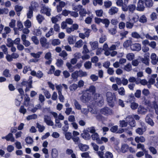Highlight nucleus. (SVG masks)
Masks as SVG:
<instances>
[{
    "mask_svg": "<svg viewBox=\"0 0 158 158\" xmlns=\"http://www.w3.org/2000/svg\"><path fill=\"white\" fill-rule=\"evenodd\" d=\"M96 89H85V92L83 93L81 97V99L83 103L88 102L93 100Z\"/></svg>",
    "mask_w": 158,
    "mask_h": 158,
    "instance_id": "1",
    "label": "nucleus"
},
{
    "mask_svg": "<svg viewBox=\"0 0 158 158\" xmlns=\"http://www.w3.org/2000/svg\"><path fill=\"white\" fill-rule=\"evenodd\" d=\"M134 118L136 120H139L140 117L137 115H128L126 118V121L128 122L129 124L132 127H135L136 125L135 122Z\"/></svg>",
    "mask_w": 158,
    "mask_h": 158,
    "instance_id": "2",
    "label": "nucleus"
},
{
    "mask_svg": "<svg viewBox=\"0 0 158 158\" xmlns=\"http://www.w3.org/2000/svg\"><path fill=\"white\" fill-rule=\"evenodd\" d=\"M93 100H94L97 105L99 106H101L104 104V100L101 94L95 93L94 95Z\"/></svg>",
    "mask_w": 158,
    "mask_h": 158,
    "instance_id": "3",
    "label": "nucleus"
},
{
    "mask_svg": "<svg viewBox=\"0 0 158 158\" xmlns=\"http://www.w3.org/2000/svg\"><path fill=\"white\" fill-rule=\"evenodd\" d=\"M103 51L104 52V54L106 56L109 55V48L108 45L107 43H105L102 49H98L96 52V55H99L101 54V52Z\"/></svg>",
    "mask_w": 158,
    "mask_h": 158,
    "instance_id": "4",
    "label": "nucleus"
},
{
    "mask_svg": "<svg viewBox=\"0 0 158 158\" xmlns=\"http://www.w3.org/2000/svg\"><path fill=\"white\" fill-rule=\"evenodd\" d=\"M157 77L156 74H153L148 77V87L150 88L151 87V85L153 84L155 82V78Z\"/></svg>",
    "mask_w": 158,
    "mask_h": 158,
    "instance_id": "5",
    "label": "nucleus"
},
{
    "mask_svg": "<svg viewBox=\"0 0 158 158\" xmlns=\"http://www.w3.org/2000/svg\"><path fill=\"white\" fill-rule=\"evenodd\" d=\"M95 20L96 23L99 24L100 23L102 22L103 24H105L106 27H108L109 26V20L108 19H102L98 18H95Z\"/></svg>",
    "mask_w": 158,
    "mask_h": 158,
    "instance_id": "6",
    "label": "nucleus"
},
{
    "mask_svg": "<svg viewBox=\"0 0 158 158\" xmlns=\"http://www.w3.org/2000/svg\"><path fill=\"white\" fill-rule=\"evenodd\" d=\"M144 1L142 0H139L137 3V6L136 10L139 11H142L144 10L145 8L144 5Z\"/></svg>",
    "mask_w": 158,
    "mask_h": 158,
    "instance_id": "7",
    "label": "nucleus"
},
{
    "mask_svg": "<svg viewBox=\"0 0 158 158\" xmlns=\"http://www.w3.org/2000/svg\"><path fill=\"white\" fill-rule=\"evenodd\" d=\"M44 121L47 124L48 126H52L54 123L51 120L50 117L48 115H45L44 116Z\"/></svg>",
    "mask_w": 158,
    "mask_h": 158,
    "instance_id": "8",
    "label": "nucleus"
},
{
    "mask_svg": "<svg viewBox=\"0 0 158 158\" xmlns=\"http://www.w3.org/2000/svg\"><path fill=\"white\" fill-rule=\"evenodd\" d=\"M87 14V12L84 8H81L79 11V14L80 15V18L79 19L80 20H82L84 19L83 17L86 16Z\"/></svg>",
    "mask_w": 158,
    "mask_h": 158,
    "instance_id": "9",
    "label": "nucleus"
},
{
    "mask_svg": "<svg viewBox=\"0 0 158 158\" xmlns=\"http://www.w3.org/2000/svg\"><path fill=\"white\" fill-rule=\"evenodd\" d=\"M81 135L85 139L89 140L91 138V136L89 133V131L88 130H84L83 133H81Z\"/></svg>",
    "mask_w": 158,
    "mask_h": 158,
    "instance_id": "10",
    "label": "nucleus"
},
{
    "mask_svg": "<svg viewBox=\"0 0 158 158\" xmlns=\"http://www.w3.org/2000/svg\"><path fill=\"white\" fill-rule=\"evenodd\" d=\"M130 48L131 50L133 51H138L141 49V46L140 44L137 43L132 44Z\"/></svg>",
    "mask_w": 158,
    "mask_h": 158,
    "instance_id": "11",
    "label": "nucleus"
},
{
    "mask_svg": "<svg viewBox=\"0 0 158 158\" xmlns=\"http://www.w3.org/2000/svg\"><path fill=\"white\" fill-rule=\"evenodd\" d=\"M51 9L48 7H43L40 10V13L46 14L47 15L49 16L51 15L50 11Z\"/></svg>",
    "mask_w": 158,
    "mask_h": 158,
    "instance_id": "12",
    "label": "nucleus"
},
{
    "mask_svg": "<svg viewBox=\"0 0 158 158\" xmlns=\"http://www.w3.org/2000/svg\"><path fill=\"white\" fill-rule=\"evenodd\" d=\"M78 147L80 150L82 152H85L87 151L89 148L88 145L84 144L82 143H80Z\"/></svg>",
    "mask_w": 158,
    "mask_h": 158,
    "instance_id": "13",
    "label": "nucleus"
},
{
    "mask_svg": "<svg viewBox=\"0 0 158 158\" xmlns=\"http://www.w3.org/2000/svg\"><path fill=\"white\" fill-rule=\"evenodd\" d=\"M152 116V114H148L146 117L145 120L146 123H147L148 124L152 126L154 125V123L152 119L150 118V117H151Z\"/></svg>",
    "mask_w": 158,
    "mask_h": 158,
    "instance_id": "14",
    "label": "nucleus"
},
{
    "mask_svg": "<svg viewBox=\"0 0 158 158\" xmlns=\"http://www.w3.org/2000/svg\"><path fill=\"white\" fill-rule=\"evenodd\" d=\"M40 44L42 47L45 48H48V44L47 43L46 39L44 37H41L40 40Z\"/></svg>",
    "mask_w": 158,
    "mask_h": 158,
    "instance_id": "15",
    "label": "nucleus"
},
{
    "mask_svg": "<svg viewBox=\"0 0 158 158\" xmlns=\"http://www.w3.org/2000/svg\"><path fill=\"white\" fill-rule=\"evenodd\" d=\"M51 54L50 52H47L45 55L44 58L45 59L48 60L45 62L46 64H49L52 62Z\"/></svg>",
    "mask_w": 158,
    "mask_h": 158,
    "instance_id": "16",
    "label": "nucleus"
},
{
    "mask_svg": "<svg viewBox=\"0 0 158 158\" xmlns=\"http://www.w3.org/2000/svg\"><path fill=\"white\" fill-rule=\"evenodd\" d=\"M32 82V81L30 79L27 81H23L22 82L21 84L22 85H26L27 86L26 89H27V88H32L31 85Z\"/></svg>",
    "mask_w": 158,
    "mask_h": 158,
    "instance_id": "17",
    "label": "nucleus"
},
{
    "mask_svg": "<svg viewBox=\"0 0 158 158\" xmlns=\"http://www.w3.org/2000/svg\"><path fill=\"white\" fill-rule=\"evenodd\" d=\"M110 95L112 96V97H109V106L113 107L115 102V98H113V96L112 95V93L109 92V96Z\"/></svg>",
    "mask_w": 158,
    "mask_h": 158,
    "instance_id": "18",
    "label": "nucleus"
},
{
    "mask_svg": "<svg viewBox=\"0 0 158 158\" xmlns=\"http://www.w3.org/2000/svg\"><path fill=\"white\" fill-rule=\"evenodd\" d=\"M157 56L156 54L152 53L151 56V62L153 64L155 65L157 64Z\"/></svg>",
    "mask_w": 158,
    "mask_h": 158,
    "instance_id": "19",
    "label": "nucleus"
},
{
    "mask_svg": "<svg viewBox=\"0 0 158 158\" xmlns=\"http://www.w3.org/2000/svg\"><path fill=\"white\" fill-rule=\"evenodd\" d=\"M138 112L139 114H145L147 112V110L142 106H139L138 109Z\"/></svg>",
    "mask_w": 158,
    "mask_h": 158,
    "instance_id": "20",
    "label": "nucleus"
},
{
    "mask_svg": "<svg viewBox=\"0 0 158 158\" xmlns=\"http://www.w3.org/2000/svg\"><path fill=\"white\" fill-rule=\"evenodd\" d=\"M6 136V141H10L12 142H14L15 141V138L13 136V134L12 133H9Z\"/></svg>",
    "mask_w": 158,
    "mask_h": 158,
    "instance_id": "21",
    "label": "nucleus"
},
{
    "mask_svg": "<svg viewBox=\"0 0 158 158\" xmlns=\"http://www.w3.org/2000/svg\"><path fill=\"white\" fill-rule=\"evenodd\" d=\"M118 9L116 7H111L109 10V14L111 15H113L117 13L118 11Z\"/></svg>",
    "mask_w": 158,
    "mask_h": 158,
    "instance_id": "22",
    "label": "nucleus"
},
{
    "mask_svg": "<svg viewBox=\"0 0 158 158\" xmlns=\"http://www.w3.org/2000/svg\"><path fill=\"white\" fill-rule=\"evenodd\" d=\"M89 44L91 46L92 49L93 50H95L98 48V43L97 41L90 42Z\"/></svg>",
    "mask_w": 158,
    "mask_h": 158,
    "instance_id": "23",
    "label": "nucleus"
},
{
    "mask_svg": "<svg viewBox=\"0 0 158 158\" xmlns=\"http://www.w3.org/2000/svg\"><path fill=\"white\" fill-rule=\"evenodd\" d=\"M145 6L147 7H151L153 5L152 0H144Z\"/></svg>",
    "mask_w": 158,
    "mask_h": 158,
    "instance_id": "24",
    "label": "nucleus"
},
{
    "mask_svg": "<svg viewBox=\"0 0 158 158\" xmlns=\"http://www.w3.org/2000/svg\"><path fill=\"white\" fill-rule=\"evenodd\" d=\"M135 98L134 97V94H131L128 96L127 102L131 103L135 101Z\"/></svg>",
    "mask_w": 158,
    "mask_h": 158,
    "instance_id": "25",
    "label": "nucleus"
},
{
    "mask_svg": "<svg viewBox=\"0 0 158 158\" xmlns=\"http://www.w3.org/2000/svg\"><path fill=\"white\" fill-rule=\"evenodd\" d=\"M135 141L137 143L140 142L141 143L144 142L145 141V138L142 136L140 137L137 136L135 139Z\"/></svg>",
    "mask_w": 158,
    "mask_h": 158,
    "instance_id": "26",
    "label": "nucleus"
},
{
    "mask_svg": "<svg viewBox=\"0 0 158 158\" xmlns=\"http://www.w3.org/2000/svg\"><path fill=\"white\" fill-rule=\"evenodd\" d=\"M58 155L57 150L56 148L52 149V158H57Z\"/></svg>",
    "mask_w": 158,
    "mask_h": 158,
    "instance_id": "27",
    "label": "nucleus"
},
{
    "mask_svg": "<svg viewBox=\"0 0 158 158\" xmlns=\"http://www.w3.org/2000/svg\"><path fill=\"white\" fill-rule=\"evenodd\" d=\"M131 36L135 38H136L137 39H138L139 38H141L142 39H143L144 38V37H143L141 36L137 32H133L131 33Z\"/></svg>",
    "mask_w": 158,
    "mask_h": 158,
    "instance_id": "28",
    "label": "nucleus"
},
{
    "mask_svg": "<svg viewBox=\"0 0 158 158\" xmlns=\"http://www.w3.org/2000/svg\"><path fill=\"white\" fill-rule=\"evenodd\" d=\"M83 44V41L80 39L75 43L74 46L77 48H80L82 46Z\"/></svg>",
    "mask_w": 158,
    "mask_h": 158,
    "instance_id": "29",
    "label": "nucleus"
},
{
    "mask_svg": "<svg viewBox=\"0 0 158 158\" xmlns=\"http://www.w3.org/2000/svg\"><path fill=\"white\" fill-rule=\"evenodd\" d=\"M100 112L102 114L107 115L109 114V108L107 107L103 108L101 110Z\"/></svg>",
    "mask_w": 158,
    "mask_h": 158,
    "instance_id": "30",
    "label": "nucleus"
},
{
    "mask_svg": "<svg viewBox=\"0 0 158 158\" xmlns=\"http://www.w3.org/2000/svg\"><path fill=\"white\" fill-rule=\"evenodd\" d=\"M36 18L39 23L40 24H41L42 22L45 19L44 16L40 14H39L36 16Z\"/></svg>",
    "mask_w": 158,
    "mask_h": 158,
    "instance_id": "31",
    "label": "nucleus"
},
{
    "mask_svg": "<svg viewBox=\"0 0 158 158\" xmlns=\"http://www.w3.org/2000/svg\"><path fill=\"white\" fill-rule=\"evenodd\" d=\"M39 5L37 2H31V6H30L29 8H30V9H32L33 10L35 9Z\"/></svg>",
    "mask_w": 158,
    "mask_h": 158,
    "instance_id": "32",
    "label": "nucleus"
},
{
    "mask_svg": "<svg viewBox=\"0 0 158 158\" xmlns=\"http://www.w3.org/2000/svg\"><path fill=\"white\" fill-rule=\"evenodd\" d=\"M74 104L75 107V108L79 110H81V105L79 104L78 102L76 100H74Z\"/></svg>",
    "mask_w": 158,
    "mask_h": 158,
    "instance_id": "33",
    "label": "nucleus"
},
{
    "mask_svg": "<svg viewBox=\"0 0 158 158\" xmlns=\"http://www.w3.org/2000/svg\"><path fill=\"white\" fill-rule=\"evenodd\" d=\"M14 44V41L12 40L10 38H8L7 39V43L6 44L7 46L9 47H10L12 46H13Z\"/></svg>",
    "mask_w": 158,
    "mask_h": 158,
    "instance_id": "34",
    "label": "nucleus"
},
{
    "mask_svg": "<svg viewBox=\"0 0 158 158\" xmlns=\"http://www.w3.org/2000/svg\"><path fill=\"white\" fill-rule=\"evenodd\" d=\"M72 139L73 140L75 143L76 144H78L81 143V140L79 137L78 136L73 137Z\"/></svg>",
    "mask_w": 158,
    "mask_h": 158,
    "instance_id": "35",
    "label": "nucleus"
},
{
    "mask_svg": "<svg viewBox=\"0 0 158 158\" xmlns=\"http://www.w3.org/2000/svg\"><path fill=\"white\" fill-rule=\"evenodd\" d=\"M42 53V52H39L37 53H31V55L33 57L35 58H38L40 57V55Z\"/></svg>",
    "mask_w": 158,
    "mask_h": 158,
    "instance_id": "36",
    "label": "nucleus"
},
{
    "mask_svg": "<svg viewBox=\"0 0 158 158\" xmlns=\"http://www.w3.org/2000/svg\"><path fill=\"white\" fill-rule=\"evenodd\" d=\"M2 74L6 77H10L11 76V74L10 73V70L7 69H6L4 70L3 71Z\"/></svg>",
    "mask_w": 158,
    "mask_h": 158,
    "instance_id": "37",
    "label": "nucleus"
},
{
    "mask_svg": "<svg viewBox=\"0 0 158 158\" xmlns=\"http://www.w3.org/2000/svg\"><path fill=\"white\" fill-rule=\"evenodd\" d=\"M59 56L63 57L64 60H66L67 58V57L68 56V54L65 51L63 50L60 53Z\"/></svg>",
    "mask_w": 158,
    "mask_h": 158,
    "instance_id": "38",
    "label": "nucleus"
},
{
    "mask_svg": "<svg viewBox=\"0 0 158 158\" xmlns=\"http://www.w3.org/2000/svg\"><path fill=\"white\" fill-rule=\"evenodd\" d=\"M56 89H61L62 88H64L65 89H67L68 87L67 85L65 84H60L59 85L56 84Z\"/></svg>",
    "mask_w": 158,
    "mask_h": 158,
    "instance_id": "39",
    "label": "nucleus"
},
{
    "mask_svg": "<svg viewBox=\"0 0 158 158\" xmlns=\"http://www.w3.org/2000/svg\"><path fill=\"white\" fill-rule=\"evenodd\" d=\"M132 41L130 40H127L123 44V46L125 48H127L129 46L131 45Z\"/></svg>",
    "mask_w": 158,
    "mask_h": 158,
    "instance_id": "40",
    "label": "nucleus"
},
{
    "mask_svg": "<svg viewBox=\"0 0 158 158\" xmlns=\"http://www.w3.org/2000/svg\"><path fill=\"white\" fill-rule=\"evenodd\" d=\"M141 62L146 65H148L149 64V58H142L141 59Z\"/></svg>",
    "mask_w": 158,
    "mask_h": 158,
    "instance_id": "41",
    "label": "nucleus"
},
{
    "mask_svg": "<svg viewBox=\"0 0 158 158\" xmlns=\"http://www.w3.org/2000/svg\"><path fill=\"white\" fill-rule=\"evenodd\" d=\"M129 149V147L127 145L123 144L122 145L121 148L122 151L123 153L126 152Z\"/></svg>",
    "mask_w": 158,
    "mask_h": 158,
    "instance_id": "42",
    "label": "nucleus"
},
{
    "mask_svg": "<svg viewBox=\"0 0 158 158\" xmlns=\"http://www.w3.org/2000/svg\"><path fill=\"white\" fill-rule=\"evenodd\" d=\"M17 23L18 30L19 31L22 30L23 28V26L22 23L19 20L17 21Z\"/></svg>",
    "mask_w": 158,
    "mask_h": 158,
    "instance_id": "43",
    "label": "nucleus"
},
{
    "mask_svg": "<svg viewBox=\"0 0 158 158\" xmlns=\"http://www.w3.org/2000/svg\"><path fill=\"white\" fill-rule=\"evenodd\" d=\"M33 10L29 8L28 12L27 14V17L28 18L30 19L33 16Z\"/></svg>",
    "mask_w": 158,
    "mask_h": 158,
    "instance_id": "44",
    "label": "nucleus"
},
{
    "mask_svg": "<svg viewBox=\"0 0 158 158\" xmlns=\"http://www.w3.org/2000/svg\"><path fill=\"white\" fill-rule=\"evenodd\" d=\"M0 48L5 54H8V49L5 45H1Z\"/></svg>",
    "mask_w": 158,
    "mask_h": 158,
    "instance_id": "45",
    "label": "nucleus"
},
{
    "mask_svg": "<svg viewBox=\"0 0 158 158\" xmlns=\"http://www.w3.org/2000/svg\"><path fill=\"white\" fill-rule=\"evenodd\" d=\"M24 24L26 28H30L31 27V22L28 19H27L25 21Z\"/></svg>",
    "mask_w": 158,
    "mask_h": 158,
    "instance_id": "46",
    "label": "nucleus"
},
{
    "mask_svg": "<svg viewBox=\"0 0 158 158\" xmlns=\"http://www.w3.org/2000/svg\"><path fill=\"white\" fill-rule=\"evenodd\" d=\"M65 136L66 139L68 140H69L71 139H72L73 137L71 133L69 132L65 133Z\"/></svg>",
    "mask_w": 158,
    "mask_h": 158,
    "instance_id": "47",
    "label": "nucleus"
},
{
    "mask_svg": "<svg viewBox=\"0 0 158 158\" xmlns=\"http://www.w3.org/2000/svg\"><path fill=\"white\" fill-rule=\"evenodd\" d=\"M145 130L143 128H138L136 130V132L139 135H142L145 131Z\"/></svg>",
    "mask_w": 158,
    "mask_h": 158,
    "instance_id": "48",
    "label": "nucleus"
},
{
    "mask_svg": "<svg viewBox=\"0 0 158 158\" xmlns=\"http://www.w3.org/2000/svg\"><path fill=\"white\" fill-rule=\"evenodd\" d=\"M32 41L35 45H38L39 43V40L36 36H33L31 38Z\"/></svg>",
    "mask_w": 158,
    "mask_h": 158,
    "instance_id": "49",
    "label": "nucleus"
},
{
    "mask_svg": "<svg viewBox=\"0 0 158 158\" xmlns=\"http://www.w3.org/2000/svg\"><path fill=\"white\" fill-rule=\"evenodd\" d=\"M78 75L80 77H86L87 76V73L86 72H84L81 70L78 71Z\"/></svg>",
    "mask_w": 158,
    "mask_h": 158,
    "instance_id": "50",
    "label": "nucleus"
},
{
    "mask_svg": "<svg viewBox=\"0 0 158 158\" xmlns=\"http://www.w3.org/2000/svg\"><path fill=\"white\" fill-rule=\"evenodd\" d=\"M54 34V31L52 28H50L49 31L46 34V36L49 37L50 36Z\"/></svg>",
    "mask_w": 158,
    "mask_h": 158,
    "instance_id": "51",
    "label": "nucleus"
},
{
    "mask_svg": "<svg viewBox=\"0 0 158 158\" xmlns=\"http://www.w3.org/2000/svg\"><path fill=\"white\" fill-rule=\"evenodd\" d=\"M60 19V16L57 15L55 17H52L51 18V20L53 23H56Z\"/></svg>",
    "mask_w": 158,
    "mask_h": 158,
    "instance_id": "52",
    "label": "nucleus"
},
{
    "mask_svg": "<svg viewBox=\"0 0 158 158\" xmlns=\"http://www.w3.org/2000/svg\"><path fill=\"white\" fill-rule=\"evenodd\" d=\"M119 122L120 126L122 127H123L127 126V124L128 123V122L127 121V122H126L125 120L120 121Z\"/></svg>",
    "mask_w": 158,
    "mask_h": 158,
    "instance_id": "53",
    "label": "nucleus"
},
{
    "mask_svg": "<svg viewBox=\"0 0 158 158\" xmlns=\"http://www.w3.org/2000/svg\"><path fill=\"white\" fill-rule=\"evenodd\" d=\"M91 63L90 61L86 62L84 64L85 68L87 69H89L91 68Z\"/></svg>",
    "mask_w": 158,
    "mask_h": 158,
    "instance_id": "54",
    "label": "nucleus"
},
{
    "mask_svg": "<svg viewBox=\"0 0 158 158\" xmlns=\"http://www.w3.org/2000/svg\"><path fill=\"white\" fill-rule=\"evenodd\" d=\"M25 140L26 143L28 144H31L33 143V140L30 137H26Z\"/></svg>",
    "mask_w": 158,
    "mask_h": 158,
    "instance_id": "55",
    "label": "nucleus"
},
{
    "mask_svg": "<svg viewBox=\"0 0 158 158\" xmlns=\"http://www.w3.org/2000/svg\"><path fill=\"white\" fill-rule=\"evenodd\" d=\"M135 8V6L134 4H130L128 6V10L131 12H133Z\"/></svg>",
    "mask_w": 158,
    "mask_h": 158,
    "instance_id": "56",
    "label": "nucleus"
},
{
    "mask_svg": "<svg viewBox=\"0 0 158 158\" xmlns=\"http://www.w3.org/2000/svg\"><path fill=\"white\" fill-rule=\"evenodd\" d=\"M68 40L70 44H73L75 42V40L72 36H70L68 37Z\"/></svg>",
    "mask_w": 158,
    "mask_h": 158,
    "instance_id": "57",
    "label": "nucleus"
},
{
    "mask_svg": "<svg viewBox=\"0 0 158 158\" xmlns=\"http://www.w3.org/2000/svg\"><path fill=\"white\" fill-rule=\"evenodd\" d=\"M132 127H128L127 128H126L125 129V132L127 133V134H129L130 135H132V132L131 130L132 129Z\"/></svg>",
    "mask_w": 158,
    "mask_h": 158,
    "instance_id": "58",
    "label": "nucleus"
},
{
    "mask_svg": "<svg viewBox=\"0 0 158 158\" xmlns=\"http://www.w3.org/2000/svg\"><path fill=\"white\" fill-rule=\"evenodd\" d=\"M37 118V115L35 114H33L31 115H29L27 117V120H30L32 119H35Z\"/></svg>",
    "mask_w": 158,
    "mask_h": 158,
    "instance_id": "59",
    "label": "nucleus"
},
{
    "mask_svg": "<svg viewBox=\"0 0 158 158\" xmlns=\"http://www.w3.org/2000/svg\"><path fill=\"white\" fill-rule=\"evenodd\" d=\"M139 20L140 22L142 23H146L147 21V18L144 15H143L140 17Z\"/></svg>",
    "mask_w": 158,
    "mask_h": 158,
    "instance_id": "60",
    "label": "nucleus"
},
{
    "mask_svg": "<svg viewBox=\"0 0 158 158\" xmlns=\"http://www.w3.org/2000/svg\"><path fill=\"white\" fill-rule=\"evenodd\" d=\"M148 149L150 152L153 155H155L157 153V150L153 147H149Z\"/></svg>",
    "mask_w": 158,
    "mask_h": 158,
    "instance_id": "61",
    "label": "nucleus"
},
{
    "mask_svg": "<svg viewBox=\"0 0 158 158\" xmlns=\"http://www.w3.org/2000/svg\"><path fill=\"white\" fill-rule=\"evenodd\" d=\"M26 109L24 108V106L23 105L21 106L19 109V112L21 113L24 114L26 113Z\"/></svg>",
    "mask_w": 158,
    "mask_h": 158,
    "instance_id": "62",
    "label": "nucleus"
},
{
    "mask_svg": "<svg viewBox=\"0 0 158 158\" xmlns=\"http://www.w3.org/2000/svg\"><path fill=\"white\" fill-rule=\"evenodd\" d=\"M63 61L61 59H57V62L56 63V64L58 67H61L63 65Z\"/></svg>",
    "mask_w": 158,
    "mask_h": 158,
    "instance_id": "63",
    "label": "nucleus"
},
{
    "mask_svg": "<svg viewBox=\"0 0 158 158\" xmlns=\"http://www.w3.org/2000/svg\"><path fill=\"white\" fill-rule=\"evenodd\" d=\"M126 57L128 60H131L134 58V55L132 53H129L127 55Z\"/></svg>",
    "mask_w": 158,
    "mask_h": 158,
    "instance_id": "64",
    "label": "nucleus"
}]
</instances>
